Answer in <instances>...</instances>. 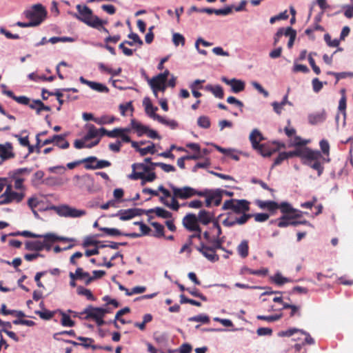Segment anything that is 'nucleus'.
Segmentation results:
<instances>
[{
	"label": "nucleus",
	"mask_w": 353,
	"mask_h": 353,
	"mask_svg": "<svg viewBox=\"0 0 353 353\" xmlns=\"http://www.w3.org/2000/svg\"><path fill=\"white\" fill-rule=\"evenodd\" d=\"M233 9V6H228L223 8L220 9H215L214 8V14L216 15H223L226 16L232 12V10Z\"/></svg>",
	"instance_id": "obj_60"
},
{
	"label": "nucleus",
	"mask_w": 353,
	"mask_h": 353,
	"mask_svg": "<svg viewBox=\"0 0 353 353\" xmlns=\"http://www.w3.org/2000/svg\"><path fill=\"white\" fill-rule=\"evenodd\" d=\"M326 112L325 110H322L319 112L310 114L308 115V121L312 125H316L323 123L326 119Z\"/></svg>",
	"instance_id": "obj_21"
},
{
	"label": "nucleus",
	"mask_w": 353,
	"mask_h": 353,
	"mask_svg": "<svg viewBox=\"0 0 353 353\" xmlns=\"http://www.w3.org/2000/svg\"><path fill=\"white\" fill-rule=\"evenodd\" d=\"M212 93L218 99H223L224 97V92L223 88L220 85H215Z\"/></svg>",
	"instance_id": "obj_63"
},
{
	"label": "nucleus",
	"mask_w": 353,
	"mask_h": 353,
	"mask_svg": "<svg viewBox=\"0 0 353 353\" xmlns=\"http://www.w3.org/2000/svg\"><path fill=\"white\" fill-rule=\"evenodd\" d=\"M183 227L189 232H194L190 235V239L196 237V239L201 240L202 231L201 228L199 225V223L196 215L193 213L187 214L182 220Z\"/></svg>",
	"instance_id": "obj_5"
},
{
	"label": "nucleus",
	"mask_w": 353,
	"mask_h": 353,
	"mask_svg": "<svg viewBox=\"0 0 353 353\" xmlns=\"http://www.w3.org/2000/svg\"><path fill=\"white\" fill-rule=\"evenodd\" d=\"M41 183L48 186H54L61 185L63 182L59 177L50 176L42 180Z\"/></svg>",
	"instance_id": "obj_34"
},
{
	"label": "nucleus",
	"mask_w": 353,
	"mask_h": 353,
	"mask_svg": "<svg viewBox=\"0 0 353 353\" xmlns=\"http://www.w3.org/2000/svg\"><path fill=\"white\" fill-rule=\"evenodd\" d=\"M256 203L261 209H268L271 212L279 209V203L274 201L256 200Z\"/></svg>",
	"instance_id": "obj_20"
},
{
	"label": "nucleus",
	"mask_w": 353,
	"mask_h": 353,
	"mask_svg": "<svg viewBox=\"0 0 353 353\" xmlns=\"http://www.w3.org/2000/svg\"><path fill=\"white\" fill-rule=\"evenodd\" d=\"M188 321L190 322H200L203 324H208L210 323V319L208 315L203 313L189 317Z\"/></svg>",
	"instance_id": "obj_33"
},
{
	"label": "nucleus",
	"mask_w": 353,
	"mask_h": 353,
	"mask_svg": "<svg viewBox=\"0 0 353 353\" xmlns=\"http://www.w3.org/2000/svg\"><path fill=\"white\" fill-rule=\"evenodd\" d=\"M14 157V153L12 151L11 143L6 142L5 144H0V157L2 159V161L8 160Z\"/></svg>",
	"instance_id": "obj_16"
},
{
	"label": "nucleus",
	"mask_w": 353,
	"mask_h": 353,
	"mask_svg": "<svg viewBox=\"0 0 353 353\" xmlns=\"http://www.w3.org/2000/svg\"><path fill=\"white\" fill-rule=\"evenodd\" d=\"M116 120V118L114 116H110V115H102L100 117H97L96 119H94V122L98 125H106V124H111L114 122Z\"/></svg>",
	"instance_id": "obj_31"
},
{
	"label": "nucleus",
	"mask_w": 353,
	"mask_h": 353,
	"mask_svg": "<svg viewBox=\"0 0 353 353\" xmlns=\"http://www.w3.org/2000/svg\"><path fill=\"white\" fill-rule=\"evenodd\" d=\"M156 120L158 121L160 123L168 126L172 130H174L177 128L179 124L174 119H167L160 115H156Z\"/></svg>",
	"instance_id": "obj_27"
},
{
	"label": "nucleus",
	"mask_w": 353,
	"mask_h": 353,
	"mask_svg": "<svg viewBox=\"0 0 353 353\" xmlns=\"http://www.w3.org/2000/svg\"><path fill=\"white\" fill-rule=\"evenodd\" d=\"M128 178L132 180L141 179V185H144L147 182L154 181L157 178V175L154 172H149L145 174L141 172H134L128 176Z\"/></svg>",
	"instance_id": "obj_12"
},
{
	"label": "nucleus",
	"mask_w": 353,
	"mask_h": 353,
	"mask_svg": "<svg viewBox=\"0 0 353 353\" xmlns=\"http://www.w3.org/2000/svg\"><path fill=\"white\" fill-rule=\"evenodd\" d=\"M98 66H99V69L100 70L101 72H107L108 74H110L112 76H118V75H119L120 73L121 72V70H122L121 68H119L117 69L114 70V69H112L111 68L107 67L103 63H99Z\"/></svg>",
	"instance_id": "obj_35"
},
{
	"label": "nucleus",
	"mask_w": 353,
	"mask_h": 353,
	"mask_svg": "<svg viewBox=\"0 0 353 353\" xmlns=\"http://www.w3.org/2000/svg\"><path fill=\"white\" fill-rule=\"evenodd\" d=\"M77 273L79 277H85L87 280L85 281V284L88 285L94 280L101 278L105 274L104 270H94L92 272L93 276H90L88 272H84L81 268H77Z\"/></svg>",
	"instance_id": "obj_11"
},
{
	"label": "nucleus",
	"mask_w": 353,
	"mask_h": 353,
	"mask_svg": "<svg viewBox=\"0 0 353 353\" xmlns=\"http://www.w3.org/2000/svg\"><path fill=\"white\" fill-rule=\"evenodd\" d=\"M186 291H188L191 295L201 299L203 301H208L207 297L201 292H199V291L196 288H187Z\"/></svg>",
	"instance_id": "obj_54"
},
{
	"label": "nucleus",
	"mask_w": 353,
	"mask_h": 353,
	"mask_svg": "<svg viewBox=\"0 0 353 353\" xmlns=\"http://www.w3.org/2000/svg\"><path fill=\"white\" fill-rule=\"evenodd\" d=\"M45 210H53L58 215L64 217L77 218L85 214V212L84 210H77L67 205H63L61 206L48 205L46 207Z\"/></svg>",
	"instance_id": "obj_8"
},
{
	"label": "nucleus",
	"mask_w": 353,
	"mask_h": 353,
	"mask_svg": "<svg viewBox=\"0 0 353 353\" xmlns=\"http://www.w3.org/2000/svg\"><path fill=\"white\" fill-rule=\"evenodd\" d=\"M63 137H66V134H54L52 137H50V138L46 139L43 142V145H48L50 143H54L55 145L56 141H60V139H63Z\"/></svg>",
	"instance_id": "obj_56"
},
{
	"label": "nucleus",
	"mask_w": 353,
	"mask_h": 353,
	"mask_svg": "<svg viewBox=\"0 0 353 353\" xmlns=\"http://www.w3.org/2000/svg\"><path fill=\"white\" fill-rule=\"evenodd\" d=\"M32 171V168H21L8 172V177L14 181L17 179H24L22 175H28Z\"/></svg>",
	"instance_id": "obj_17"
},
{
	"label": "nucleus",
	"mask_w": 353,
	"mask_h": 353,
	"mask_svg": "<svg viewBox=\"0 0 353 353\" xmlns=\"http://www.w3.org/2000/svg\"><path fill=\"white\" fill-rule=\"evenodd\" d=\"M99 130L94 127V125H91L88 129L87 134L85 136V139L88 140L93 139L98 136Z\"/></svg>",
	"instance_id": "obj_61"
},
{
	"label": "nucleus",
	"mask_w": 353,
	"mask_h": 353,
	"mask_svg": "<svg viewBox=\"0 0 353 353\" xmlns=\"http://www.w3.org/2000/svg\"><path fill=\"white\" fill-rule=\"evenodd\" d=\"M23 16L30 22L37 23L39 26L46 18L47 11L41 3L35 4L23 12Z\"/></svg>",
	"instance_id": "obj_4"
},
{
	"label": "nucleus",
	"mask_w": 353,
	"mask_h": 353,
	"mask_svg": "<svg viewBox=\"0 0 353 353\" xmlns=\"http://www.w3.org/2000/svg\"><path fill=\"white\" fill-rule=\"evenodd\" d=\"M250 210V202L246 199H236L234 212L236 214L244 213Z\"/></svg>",
	"instance_id": "obj_19"
},
{
	"label": "nucleus",
	"mask_w": 353,
	"mask_h": 353,
	"mask_svg": "<svg viewBox=\"0 0 353 353\" xmlns=\"http://www.w3.org/2000/svg\"><path fill=\"white\" fill-rule=\"evenodd\" d=\"M324 40L327 45L330 47H338L340 43L339 39H335L332 40L331 37L328 33L324 34Z\"/></svg>",
	"instance_id": "obj_58"
},
{
	"label": "nucleus",
	"mask_w": 353,
	"mask_h": 353,
	"mask_svg": "<svg viewBox=\"0 0 353 353\" xmlns=\"http://www.w3.org/2000/svg\"><path fill=\"white\" fill-rule=\"evenodd\" d=\"M283 316L282 314H276L274 315H269V316H265V315H258L256 316V319L259 320H263L268 322H274L276 321L279 320Z\"/></svg>",
	"instance_id": "obj_47"
},
{
	"label": "nucleus",
	"mask_w": 353,
	"mask_h": 353,
	"mask_svg": "<svg viewBox=\"0 0 353 353\" xmlns=\"http://www.w3.org/2000/svg\"><path fill=\"white\" fill-rule=\"evenodd\" d=\"M291 217L290 215L283 214L281 217H279V221L278 223V227L279 228H286L290 225L291 223Z\"/></svg>",
	"instance_id": "obj_50"
},
{
	"label": "nucleus",
	"mask_w": 353,
	"mask_h": 353,
	"mask_svg": "<svg viewBox=\"0 0 353 353\" xmlns=\"http://www.w3.org/2000/svg\"><path fill=\"white\" fill-rule=\"evenodd\" d=\"M25 249L28 251L39 252L43 250V246L41 241H27L25 243Z\"/></svg>",
	"instance_id": "obj_24"
},
{
	"label": "nucleus",
	"mask_w": 353,
	"mask_h": 353,
	"mask_svg": "<svg viewBox=\"0 0 353 353\" xmlns=\"http://www.w3.org/2000/svg\"><path fill=\"white\" fill-rule=\"evenodd\" d=\"M78 13L72 14L73 17L79 21L84 23L89 27L96 26L99 21V17L93 14L92 10L87 6L77 5Z\"/></svg>",
	"instance_id": "obj_3"
},
{
	"label": "nucleus",
	"mask_w": 353,
	"mask_h": 353,
	"mask_svg": "<svg viewBox=\"0 0 353 353\" xmlns=\"http://www.w3.org/2000/svg\"><path fill=\"white\" fill-rule=\"evenodd\" d=\"M79 81L82 84L87 85L92 90L97 91L98 92L108 93L109 92V89L105 85H104L101 83L87 80L82 76L79 77Z\"/></svg>",
	"instance_id": "obj_13"
},
{
	"label": "nucleus",
	"mask_w": 353,
	"mask_h": 353,
	"mask_svg": "<svg viewBox=\"0 0 353 353\" xmlns=\"http://www.w3.org/2000/svg\"><path fill=\"white\" fill-rule=\"evenodd\" d=\"M5 197L9 199V200H10V203L13 201H15L17 203H19L23 200L24 194L13 191L6 195Z\"/></svg>",
	"instance_id": "obj_45"
},
{
	"label": "nucleus",
	"mask_w": 353,
	"mask_h": 353,
	"mask_svg": "<svg viewBox=\"0 0 353 353\" xmlns=\"http://www.w3.org/2000/svg\"><path fill=\"white\" fill-rule=\"evenodd\" d=\"M154 166L160 167L165 172H170L176 171V168L174 165L166 164L162 162L151 163Z\"/></svg>",
	"instance_id": "obj_43"
},
{
	"label": "nucleus",
	"mask_w": 353,
	"mask_h": 353,
	"mask_svg": "<svg viewBox=\"0 0 353 353\" xmlns=\"http://www.w3.org/2000/svg\"><path fill=\"white\" fill-rule=\"evenodd\" d=\"M77 292L79 295L85 296L89 301H94L96 300L95 296L92 294V292L84 287L79 285L77 288Z\"/></svg>",
	"instance_id": "obj_32"
},
{
	"label": "nucleus",
	"mask_w": 353,
	"mask_h": 353,
	"mask_svg": "<svg viewBox=\"0 0 353 353\" xmlns=\"http://www.w3.org/2000/svg\"><path fill=\"white\" fill-rule=\"evenodd\" d=\"M157 216L163 219H170L172 216V214L161 207H156Z\"/></svg>",
	"instance_id": "obj_51"
},
{
	"label": "nucleus",
	"mask_w": 353,
	"mask_h": 353,
	"mask_svg": "<svg viewBox=\"0 0 353 353\" xmlns=\"http://www.w3.org/2000/svg\"><path fill=\"white\" fill-rule=\"evenodd\" d=\"M45 174H44V172L42 171V170H38L37 171L33 176H32V183L33 185H40L41 184V182L42 181V180H43V176H44Z\"/></svg>",
	"instance_id": "obj_44"
},
{
	"label": "nucleus",
	"mask_w": 353,
	"mask_h": 353,
	"mask_svg": "<svg viewBox=\"0 0 353 353\" xmlns=\"http://www.w3.org/2000/svg\"><path fill=\"white\" fill-rule=\"evenodd\" d=\"M172 42L175 46H178L180 44L183 46L185 43V39L181 34L174 32L172 35Z\"/></svg>",
	"instance_id": "obj_48"
},
{
	"label": "nucleus",
	"mask_w": 353,
	"mask_h": 353,
	"mask_svg": "<svg viewBox=\"0 0 353 353\" xmlns=\"http://www.w3.org/2000/svg\"><path fill=\"white\" fill-rule=\"evenodd\" d=\"M270 279L272 282L279 286L291 281L290 279L283 276L280 272H276Z\"/></svg>",
	"instance_id": "obj_26"
},
{
	"label": "nucleus",
	"mask_w": 353,
	"mask_h": 353,
	"mask_svg": "<svg viewBox=\"0 0 353 353\" xmlns=\"http://www.w3.org/2000/svg\"><path fill=\"white\" fill-rule=\"evenodd\" d=\"M221 80L226 85L231 86V92L233 93H239L245 90V83L241 79L236 78L229 79L226 77H222Z\"/></svg>",
	"instance_id": "obj_10"
},
{
	"label": "nucleus",
	"mask_w": 353,
	"mask_h": 353,
	"mask_svg": "<svg viewBox=\"0 0 353 353\" xmlns=\"http://www.w3.org/2000/svg\"><path fill=\"white\" fill-rule=\"evenodd\" d=\"M212 196V202L214 206H219L223 196L221 194V188L210 189Z\"/></svg>",
	"instance_id": "obj_39"
},
{
	"label": "nucleus",
	"mask_w": 353,
	"mask_h": 353,
	"mask_svg": "<svg viewBox=\"0 0 353 353\" xmlns=\"http://www.w3.org/2000/svg\"><path fill=\"white\" fill-rule=\"evenodd\" d=\"M170 188L173 192L174 196L181 199H187L195 195H205V192H200V190H197L190 186L177 188L170 184Z\"/></svg>",
	"instance_id": "obj_9"
},
{
	"label": "nucleus",
	"mask_w": 353,
	"mask_h": 353,
	"mask_svg": "<svg viewBox=\"0 0 353 353\" xmlns=\"http://www.w3.org/2000/svg\"><path fill=\"white\" fill-rule=\"evenodd\" d=\"M248 242L246 240L242 241L237 247L238 253L242 258L248 256Z\"/></svg>",
	"instance_id": "obj_38"
},
{
	"label": "nucleus",
	"mask_w": 353,
	"mask_h": 353,
	"mask_svg": "<svg viewBox=\"0 0 353 353\" xmlns=\"http://www.w3.org/2000/svg\"><path fill=\"white\" fill-rule=\"evenodd\" d=\"M101 307H94L91 305H88L83 310V313H85L83 316V320L96 319L99 317H103L101 312L99 311Z\"/></svg>",
	"instance_id": "obj_14"
},
{
	"label": "nucleus",
	"mask_w": 353,
	"mask_h": 353,
	"mask_svg": "<svg viewBox=\"0 0 353 353\" xmlns=\"http://www.w3.org/2000/svg\"><path fill=\"white\" fill-rule=\"evenodd\" d=\"M99 230L111 236H122L123 234L119 229L114 228H101Z\"/></svg>",
	"instance_id": "obj_46"
},
{
	"label": "nucleus",
	"mask_w": 353,
	"mask_h": 353,
	"mask_svg": "<svg viewBox=\"0 0 353 353\" xmlns=\"http://www.w3.org/2000/svg\"><path fill=\"white\" fill-rule=\"evenodd\" d=\"M196 217L199 223L207 225L212 222V219L214 217V214L205 210H201Z\"/></svg>",
	"instance_id": "obj_18"
},
{
	"label": "nucleus",
	"mask_w": 353,
	"mask_h": 353,
	"mask_svg": "<svg viewBox=\"0 0 353 353\" xmlns=\"http://www.w3.org/2000/svg\"><path fill=\"white\" fill-rule=\"evenodd\" d=\"M170 74L168 70H165L163 72L159 73V74L154 76L152 79H151L152 81H161V83H165L168 79V77Z\"/></svg>",
	"instance_id": "obj_52"
},
{
	"label": "nucleus",
	"mask_w": 353,
	"mask_h": 353,
	"mask_svg": "<svg viewBox=\"0 0 353 353\" xmlns=\"http://www.w3.org/2000/svg\"><path fill=\"white\" fill-rule=\"evenodd\" d=\"M197 125L203 129H208L211 125V121L208 116H200L197 119Z\"/></svg>",
	"instance_id": "obj_41"
},
{
	"label": "nucleus",
	"mask_w": 353,
	"mask_h": 353,
	"mask_svg": "<svg viewBox=\"0 0 353 353\" xmlns=\"http://www.w3.org/2000/svg\"><path fill=\"white\" fill-rule=\"evenodd\" d=\"M319 146L323 154L329 156L330 154V144L326 139H322L319 142Z\"/></svg>",
	"instance_id": "obj_59"
},
{
	"label": "nucleus",
	"mask_w": 353,
	"mask_h": 353,
	"mask_svg": "<svg viewBox=\"0 0 353 353\" xmlns=\"http://www.w3.org/2000/svg\"><path fill=\"white\" fill-rule=\"evenodd\" d=\"M149 85L150 88H154L157 91L164 92L166 89L165 83H161V81H152L150 79L149 81Z\"/></svg>",
	"instance_id": "obj_53"
},
{
	"label": "nucleus",
	"mask_w": 353,
	"mask_h": 353,
	"mask_svg": "<svg viewBox=\"0 0 353 353\" xmlns=\"http://www.w3.org/2000/svg\"><path fill=\"white\" fill-rule=\"evenodd\" d=\"M34 313L39 315L41 319L48 321L51 319L55 314L58 313V311L57 309L53 311L44 309V310H36Z\"/></svg>",
	"instance_id": "obj_29"
},
{
	"label": "nucleus",
	"mask_w": 353,
	"mask_h": 353,
	"mask_svg": "<svg viewBox=\"0 0 353 353\" xmlns=\"http://www.w3.org/2000/svg\"><path fill=\"white\" fill-rule=\"evenodd\" d=\"M223 239L224 236L213 238L210 243V245H207L203 242H201L199 246H196V249L210 262H216L219 260V256L216 254V250H225V248L223 247Z\"/></svg>",
	"instance_id": "obj_1"
},
{
	"label": "nucleus",
	"mask_w": 353,
	"mask_h": 353,
	"mask_svg": "<svg viewBox=\"0 0 353 353\" xmlns=\"http://www.w3.org/2000/svg\"><path fill=\"white\" fill-rule=\"evenodd\" d=\"M43 237H46L47 239L50 240L51 242H55L57 241H60L63 242H73L75 241L74 239L73 238L59 236L54 233H46L44 234Z\"/></svg>",
	"instance_id": "obj_30"
},
{
	"label": "nucleus",
	"mask_w": 353,
	"mask_h": 353,
	"mask_svg": "<svg viewBox=\"0 0 353 353\" xmlns=\"http://www.w3.org/2000/svg\"><path fill=\"white\" fill-rule=\"evenodd\" d=\"M110 217H119L121 221H128L134 218L131 208L119 210L117 213L111 214Z\"/></svg>",
	"instance_id": "obj_23"
},
{
	"label": "nucleus",
	"mask_w": 353,
	"mask_h": 353,
	"mask_svg": "<svg viewBox=\"0 0 353 353\" xmlns=\"http://www.w3.org/2000/svg\"><path fill=\"white\" fill-rule=\"evenodd\" d=\"M307 154H308L310 158L304 159L302 163L316 170L319 176H321L324 170L321 162V159H323L321 152L310 148Z\"/></svg>",
	"instance_id": "obj_6"
},
{
	"label": "nucleus",
	"mask_w": 353,
	"mask_h": 353,
	"mask_svg": "<svg viewBox=\"0 0 353 353\" xmlns=\"http://www.w3.org/2000/svg\"><path fill=\"white\" fill-rule=\"evenodd\" d=\"M249 139L253 149L256 150L263 157H270L275 151L270 149L265 144L260 143L261 141L264 140V137L258 129H254L252 131Z\"/></svg>",
	"instance_id": "obj_2"
},
{
	"label": "nucleus",
	"mask_w": 353,
	"mask_h": 353,
	"mask_svg": "<svg viewBox=\"0 0 353 353\" xmlns=\"http://www.w3.org/2000/svg\"><path fill=\"white\" fill-rule=\"evenodd\" d=\"M73 181L77 187L90 193H94L98 190V188L94 185V179L90 174L75 175L73 177Z\"/></svg>",
	"instance_id": "obj_7"
},
{
	"label": "nucleus",
	"mask_w": 353,
	"mask_h": 353,
	"mask_svg": "<svg viewBox=\"0 0 353 353\" xmlns=\"http://www.w3.org/2000/svg\"><path fill=\"white\" fill-rule=\"evenodd\" d=\"M279 208L283 214H287L296 211V209L294 208L292 205L287 201H283L281 203H279Z\"/></svg>",
	"instance_id": "obj_40"
},
{
	"label": "nucleus",
	"mask_w": 353,
	"mask_h": 353,
	"mask_svg": "<svg viewBox=\"0 0 353 353\" xmlns=\"http://www.w3.org/2000/svg\"><path fill=\"white\" fill-rule=\"evenodd\" d=\"M312 89L315 93H318L323 88V83L318 78H314L312 81Z\"/></svg>",
	"instance_id": "obj_62"
},
{
	"label": "nucleus",
	"mask_w": 353,
	"mask_h": 353,
	"mask_svg": "<svg viewBox=\"0 0 353 353\" xmlns=\"http://www.w3.org/2000/svg\"><path fill=\"white\" fill-rule=\"evenodd\" d=\"M111 165V162L108 160H99L96 161L94 165H87L86 170H97V169H103L107 167H110Z\"/></svg>",
	"instance_id": "obj_28"
},
{
	"label": "nucleus",
	"mask_w": 353,
	"mask_h": 353,
	"mask_svg": "<svg viewBox=\"0 0 353 353\" xmlns=\"http://www.w3.org/2000/svg\"><path fill=\"white\" fill-rule=\"evenodd\" d=\"M301 330L302 329H298V328H295V327L290 328L287 330L279 332L278 335H279V336H281V337H285V336L290 337L296 332L301 333Z\"/></svg>",
	"instance_id": "obj_55"
},
{
	"label": "nucleus",
	"mask_w": 353,
	"mask_h": 353,
	"mask_svg": "<svg viewBox=\"0 0 353 353\" xmlns=\"http://www.w3.org/2000/svg\"><path fill=\"white\" fill-rule=\"evenodd\" d=\"M200 192H205V195L199 196L205 197V206L210 208L212 205V203H213L211 190L208 188H205L203 190H200Z\"/></svg>",
	"instance_id": "obj_49"
},
{
	"label": "nucleus",
	"mask_w": 353,
	"mask_h": 353,
	"mask_svg": "<svg viewBox=\"0 0 353 353\" xmlns=\"http://www.w3.org/2000/svg\"><path fill=\"white\" fill-rule=\"evenodd\" d=\"M151 225L155 229V233L152 235L156 238H161L164 236V227L163 225L158 222H152Z\"/></svg>",
	"instance_id": "obj_42"
},
{
	"label": "nucleus",
	"mask_w": 353,
	"mask_h": 353,
	"mask_svg": "<svg viewBox=\"0 0 353 353\" xmlns=\"http://www.w3.org/2000/svg\"><path fill=\"white\" fill-rule=\"evenodd\" d=\"M251 84L253 88H254L260 94H263L264 97L266 98L269 96V92L265 90L259 83L252 81Z\"/></svg>",
	"instance_id": "obj_64"
},
{
	"label": "nucleus",
	"mask_w": 353,
	"mask_h": 353,
	"mask_svg": "<svg viewBox=\"0 0 353 353\" xmlns=\"http://www.w3.org/2000/svg\"><path fill=\"white\" fill-rule=\"evenodd\" d=\"M154 167L155 166L152 164L148 165L144 163H135L132 165V172H136V170H142L143 171V172H149L151 170H153Z\"/></svg>",
	"instance_id": "obj_36"
},
{
	"label": "nucleus",
	"mask_w": 353,
	"mask_h": 353,
	"mask_svg": "<svg viewBox=\"0 0 353 353\" xmlns=\"http://www.w3.org/2000/svg\"><path fill=\"white\" fill-rule=\"evenodd\" d=\"M309 149L310 148L308 147H305L303 148H299L292 151L285 152V154L286 155L287 159L294 157H298L301 158V162L303 163L304 159L310 158L308 154H307Z\"/></svg>",
	"instance_id": "obj_15"
},
{
	"label": "nucleus",
	"mask_w": 353,
	"mask_h": 353,
	"mask_svg": "<svg viewBox=\"0 0 353 353\" xmlns=\"http://www.w3.org/2000/svg\"><path fill=\"white\" fill-rule=\"evenodd\" d=\"M338 110L343 114V125L345 126L346 123V97L345 95H343L339 100Z\"/></svg>",
	"instance_id": "obj_37"
},
{
	"label": "nucleus",
	"mask_w": 353,
	"mask_h": 353,
	"mask_svg": "<svg viewBox=\"0 0 353 353\" xmlns=\"http://www.w3.org/2000/svg\"><path fill=\"white\" fill-rule=\"evenodd\" d=\"M285 160H287L285 152H279L278 156L274 160V162L271 166V170H272L274 167L281 164L282 162Z\"/></svg>",
	"instance_id": "obj_57"
},
{
	"label": "nucleus",
	"mask_w": 353,
	"mask_h": 353,
	"mask_svg": "<svg viewBox=\"0 0 353 353\" xmlns=\"http://www.w3.org/2000/svg\"><path fill=\"white\" fill-rule=\"evenodd\" d=\"M58 313L61 316V324L63 327H74L75 325V322L71 319L70 316L63 310L60 309H57Z\"/></svg>",
	"instance_id": "obj_25"
},
{
	"label": "nucleus",
	"mask_w": 353,
	"mask_h": 353,
	"mask_svg": "<svg viewBox=\"0 0 353 353\" xmlns=\"http://www.w3.org/2000/svg\"><path fill=\"white\" fill-rule=\"evenodd\" d=\"M131 127L136 130L138 137H142L143 134H146L148 130V126L143 125L136 119H132L130 121Z\"/></svg>",
	"instance_id": "obj_22"
}]
</instances>
